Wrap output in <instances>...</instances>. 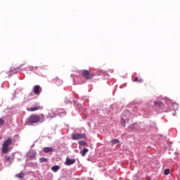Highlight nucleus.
Listing matches in <instances>:
<instances>
[{
  "label": "nucleus",
  "mask_w": 180,
  "mask_h": 180,
  "mask_svg": "<svg viewBox=\"0 0 180 180\" xmlns=\"http://www.w3.org/2000/svg\"><path fill=\"white\" fill-rule=\"evenodd\" d=\"M40 122L41 123H43L44 122V115H37L34 114L30 116L26 121L27 124H34V123H39Z\"/></svg>",
  "instance_id": "obj_1"
},
{
  "label": "nucleus",
  "mask_w": 180,
  "mask_h": 180,
  "mask_svg": "<svg viewBox=\"0 0 180 180\" xmlns=\"http://www.w3.org/2000/svg\"><path fill=\"white\" fill-rule=\"evenodd\" d=\"M13 143V141L11 138H8L6 140H5L2 144L1 153H3V154H6V153H8L9 146H12Z\"/></svg>",
  "instance_id": "obj_2"
},
{
  "label": "nucleus",
  "mask_w": 180,
  "mask_h": 180,
  "mask_svg": "<svg viewBox=\"0 0 180 180\" xmlns=\"http://www.w3.org/2000/svg\"><path fill=\"white\" fill-rule=\"evenodd\" d=\"M42 108L40 103H36L32 107L27 108V112H36L37 110H41Z\"/></svg>",
  "instance_id": "obj_3"
},
{
  "label": "nucleus",
  "mask_w": 180,
  "mask_h": 180,
  "mask_svg": "<svg viewBox=\"0 0 180 180\" xmlns=\"http://www.w3.org/2000/svg\"><path fill=\"white\" fill-rule=\"evenodd\" d=\"M72 140H81V139H86V135L85 134L76 133L71 136Z\"/></svg>",
  "instance_id": "obj_4"
},
{
  "label": "nucleus",
  "mask_w": 180,
  "mask_h": 180,
  "mask_svg": "<svg viewBox=\"0 0 180 180\" xmlns=\"http://www.w3.org/2000/svg\"><path fill=\"white\" fill-rule=\"evenodd\" d=\"M82 76L86 79H92L94 75L89 72V70H84L82 71Z\"/></svg>",
  "instance_id": "obj_5"
},
{
  "label": "nucleus",
  "mask_w": 180,
  "mask_h": 180,
  "mask_svg": "<svg viewBox=\"0 0 180 180\" xmlns=\"http://www.w3.org/2000/svg\"><path fill=\"white\" fill-rule=\"evenodd\" d=\"M19 68H20V67H19V68H11L10 70L7 72V74L8 75V77H12V75H13V74H15L16 70H19Z\"/></svg>",
  "instance_id": "obj_6"
},
{
  "label": "nucleus",
  "mask_w": 180,
  "mask_h": 180,
  "mask_svg": "<svg viewBox=\"0 0 180 180\" xmlns=\"http://www.w3.org/2000/svg\"><path fill=\"white\" fill-rule=\"evenodd\" d=\"M41 91V87L39 85H36L33 87V92L35 95H39Z\"/></svg>",
  "instance_id": "obj_7"
},
{
  "label": "nucleus",
  "mask_w": 180,
  "mask_h": 180,
  "mask_svg": "<svg viewBox=\"0 0 180 180\" xmlns=\"http://www.w3.org/2000/svg\"><path fill=\"white\" fill-rule=\"evenodd\" d=\"M65 164L68 166L72 165V164H75V159H70L69 158H67Z\"/></svg>",
  "instance_id": "obj_8"
},
{
  "label": "nucleus",
  "mask_w": 180,
  "mask_h": 180,
  "mask_svg": "<svg viewBox=\"0 0 180 180\" xmlns=\"http://www.w3.org/2000/svg\"><path fill=\"white\" fill-rule=\"evenodd\" d=\"M89 150L88 148H84L82 150L80 151V154L82 157H85L86 155V153H88Z\"/></svg>",
  "instance_id": "obj_9"
},
{
  "label": "nucleus",
  "mask_w": 180,
  "mask_h": 180,
  "mask_svg": "<svg viewBox=\"0 0 180 180\" xmlns=\"http://www.w3.org/2000/svg\"><path fill=\"white\" fill-rule=\"evenodd\" d=\"M12 160H15V158H12V156H6L5 162H10V164H12Z\"/></svg>",
  "instance_id": "obj_10"
},
{
  "label": "nucleus",
  "mask_w": 180,
  "mask_h": 180,
  "mask_svg": "<svg viewBox=\"0 0 180 180\" xmlns=\"http://www.w3.org/2000/svg\"><path fill=\"white\" fill-rule=\"evenodd\" d=\"M44 151L47 153H51L53 152V148L51 147H46L44 148Z\"/></svg>",
  "instance_id": "obj_11"
},
{
  "label": "nucleus",
  "mask_w": 180,
  "mask_h": 180,
  "mask_svg": "<svg viewBox=\"0 0 180 180\" xmlns=\"http://www.w3.org/2000/svg\"><path fill=\"white\" fill-rule=\"evenodd\" d=\"M58 169H60V166H58V165L53 166V167H51V170H52L53 172H57V171H58Z\"/></svg>",
  "instance_id": "obj_12"
},
{
  "label": "nucleus",
  "mask_w": 180,
  "mask_h": 180,
  "mask_svg": "<svg viewBox=\"0 0 180 180\" xmlns=\"http://www.w3.org/2000/svg\"><path fill=\"white\" fill-rule=\"evenodd\" d=\"M24 176L25 174H23L22 172L15 174V177L19 178L20 179H23Z\"/></svg>",
  "instance_id": "obj_13"
},
{
  "label": "nucleus",
  "mask_w": 180,
  "mask_h": 180,
  "mask_svg": "<svg viewBox=\"0 0 180 180\" xmlns=\"http://www.w3.org/2000/svg\"><path fill=\"white\" fill-rule=\"evenodd\" d=\"M78 144H79V146H82V147H85V146H86V142H85L84 141H79Z\"/></svg>",
  "instance_id": "obj_14"
},
{
  "label": "nucleus",
  "mask_w": 180,
  "mask_h": 180,
  "mask_svg": "<svg viewBox=\"0 0 180 180\" xmlns=\"http://www.w3.org/2000/svg\"><path fill=\"white\" fill-rule=\"evenodd\" d=\"M135 82H139V84H143V79H139V77H135L134 79Z\"/></svg>",
  "instance_id": "obj_15"
},
{
  "label": "nucleus",
  "mask_w": 180,
  "mask_h": 180,
  "mask_svg": "<svg viewBox=\"0 0 180 180\" xmlns=\"http://www.w3.org/2000/svg\"><path fill=\"white\" fill-rule=\"evenodd\" d=\"M111 143L112 145H115V144H119L120 141H119V140L117 139H112L111 140Z\"/></svg>",
  "instance_id": "obj_16"
},
{
  "label": "nucleus",
  "mask_w": 180,
  "mask_h": 180,
  "mask_svg": "<svg viewBox=\"0 0 180 180\" xmlns=\"http://www.w3.org/2000/svg\"><path fill=\"white\" fill-rule=\"evenodd\" d=\"M121 124H122V127H126V120L122 118L121 119Z\"/></svg>",
  "instance_id": "obj_17"
},
{
  "label": "nucleus",
  "mask_w": 180,
  "mask_h": 180,
  "mask_svg": "<svg viewBox=\"0 0 180 180\" xmlns=\"http://www.w3.org/2000/svg\"><path fill=\"white\" fill-rule=\"evenodd\" d=\"M154 105H155L156 106H162V102H161V101H155Z\"/></svg>",
  "instance_id": "obj_18"
},
{
  "label": "nucleus",
  "mask_w": 180,
  "mask_h": 180,
  "mask_svg": "<svg viewBox=\"0 0 180 180\" xmlns=\"http://www.w3.org/2000/svg\"><path fill=\"white\" fill-rule=\"evenodd\" d=\"M4 124H5V120L0 118V126H4Z\"/></svg>",
  "instance_id": "obj_19"
},
{
  "label": "nucleus",
  "mask_w": 180,
  "mask_h": 180,
  "mask_svg": "<svg viewBox=\"0 0 180 180\" xmlns=\"http://www.w3.org/2000/svg\"><path fill=\"white\" fill-rule=\"evenodd\" d=\"M40 162H47V158H41L39 159Z\"/></svg>",
  "instance_id": "obj_20"
},
{
  "label": "nucleus",
  "mask_w": 180,
  "mask_h": 180,
  "mask_svg": "<svg viewBox=\"0 0 180 180\" xmlns=\"http://www.w3.org/2000/svg\"><path fill=\"white\" fill-rule=\"evenodd\" d=\"M165 175H169V169H165L164 171Z\"/></svg>",
  "instance_id": "obj_21"
},
{
  "label": "nucleus",
  "mask_w": 180,
  "mask_h": 180,
  "mask_svg": "<svg viewBox=\"0 0 180 180\" xmlns=\"http://www.w3.org/2000/svg\"><path fill=\"white\" fill-rule=\"evenodd\" d=\"M51 113H52L51 112H49L50 117H54L56 116V114L51 115Z\"/></svg>",
  "instance_id": "obj_22"
},
{
  "label": "nucleus",
  "mask_w": 180,
  "mask_h": 180,
  "mask_svg": "<svg viewBox=\"0 0 180 180\" xmlns=\"http://www.w3.org/2000/svg\"><path fill=\"white\" fill-rule=\"evenodd\" d=\"M31 158H33V157H36V153L33 154L32 156H30Z\"/></svg>",
  "instance_id": "obj_23"
},
{
  "label": "nucleus",
  "mask_w": 180,
  "mask_h": 180,
  "mask_svg": "<svg viewBox=\"0 0 180 180\" xmlns=\"http://www.w3.org/2000/svg\"><path fill=\"white\" fill-rule=\"evenodd\" d=\"M57 79H58V78L56 77L53 79V81H57Z\"/></svg>",
  "instance_id": "obj_24"
},
{
  "label": "nucleus",
  "mask_w": 180,
  "mask_h": 180,
  "mask_svg": "<svg viewBox=\"0 0 180 180\" xmlns=\"http://www.w3.org/2000/svg\"><path fill=\"white\" fill-rule=\"evenodd\" d=\"M146 180H150V179H146Z\"/></svg>",
  "instance_id": "obj_25"
}]
</instances>
